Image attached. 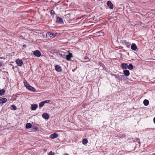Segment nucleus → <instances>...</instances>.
<instances>
[{
  "mask_svg": "<svg viewBox=\"0 0 155 155\" xmlns=\"http://www.w3.org/2000/svg\"><path fill=\"white\" fill-rule=\"evenodd\" d=\"M58 34L57 33H53L50 32H48L46 34V36L48 38L50 36V37L53 38L55 37L56 36L58 35Z\"/></svg>",
  "mask_w": 155,
  "mask_h": 155,
  "instance_id": "f257e3e1",
  "label": "nucleus"
},
{
  "mask_svg": "<svg viewBox=\"0 0 155 155\" xmlns=\"http://www.w3.org/2000/svg\"><path fill=\"white\" fill-rule=\"evenodd\" d=\"M68 52L69 53V54L66 55L65 58L67 61H69L71 60V58L73 57V56L72 53H70L69 51H68Z\"/></svg>",
  "mask_w": 155,
  "mask_h": 155,
  "instance_id": "f03ea898",
  "label": "nucleus"
},
{
  "mask_svg": "<svg viewBox=\"0 0 155 155\" xmlns=\"http://www.w3.org/2000/svg\"><path fill=\"white\" fill-rule=\"evenodd\" d=\"M56 22L61 24H62L64 23L62 19L58 16L56 18Z\"/></svg>",
  "mask_w": 155,
  "mask_h": 155,
  "instance_id": "7ed1b4c3",
  "label": "nucleus"
},
{
  "mask_svg": "<svg viewBox=\"0 0 155 155\" xmlns=\"http://www.w3.org/2000/svg\"><path fill=\"white\" fill-rule=\"evenodd\" d=\"M16 62L18 66H21L23 64L22 61L19 59H17L16 61Z\"/></svg>",
  "mask_w": 155,
  "mask_h": 155,
  "instance_id": "20e7f679",
  "label": "nucleus"
},
{
  "mask_svg": "<svg viewBox=\"0 0 155 155\" xmlns=\"http://www.w3.org/2000/svg\"><path fill=\"white\" fill-rule=\"evenodd\" d=\"M33 54L38 57H39L41 55V53L38 50H36L34 52Z\"/></svg>",
  "mask_w": 155,
  "mask_h": 155,
  "instance_id": "39448f33",
  "label": "nucleus"
},
{
  "mask_svg": "<svg viewBox=\"0 0 155 155\" xmlns=\"http://www.w3.org/2000/svg\"><path fill=\"white\" fill-rule=\"evenodd\" d=\"M107 5L109 7L110 9H113L114 8V5L110 1H109L107 2Z\"/></svg>",
  "mask_w": 155,
  "mask_h": 155,
  "instance_id": "423d86ee",
  "label": "nucleus"
},
{
  "mask_svg": "<svg viewBox=\"0 0 155 155\" xmlns=\"http://www.w3.org/2000/svg\"><path fill=\"white\" fill-rule=\"evenodd\" d=\"M42 117L44 119L47 120L49 118V116L48 113H44L43 114Z\"/></svg>",
  "mask_w": 155,
  "mask_h": 155,
  "instance_id": "0eeeda50",
  "label": "nucleus"
},
{
  "mask_svg": "<svg viewBox=\"0 0 155 155\" xmlns=\"http://www.w3.org/2000/svg\"><path fill=\"white\" fill-rule=\"evenodd\" d=\"M55 69L56 71L58 72H60L61 71V67L59 65H56L55 67Z\"/></svg>",
  "mask_w": 155,
  "mask_h": 155,
  "instance_id": "6e6552de",
  "label": "nucleus"
},
{
  "mask_svg": "<svg viewBox=\"0 0 155 155\" xmlns=\"http://www.w3.org/2000/svg\"><path fill=\"white\" fill-rule=\"evenodd\" d=\"M7 101V99L5 98H3L0 99V103L3 104Z\"/></svg>",
  "mask_w": 155,
  "mask_h": 155,
  "instance_id": "1a4fd4ad",
  "label": "nucleus"
},
{
  "mask_svg": "<svg viewBox=\"0 0 155 155\" xmlns=\"http://www.w3.org/2000/svg\"><path fill=\"white\" fill-rule=\"evenodd\" d=\"M27 89L33 92H35L36 91L35 88L31 86H29Z\"/></svg>",
  "mask_w": 155,
  "mask_h": 155,
  "instance_id": "9d476101",
  "label": "nucleus"
},
{
  "mask_svg": "<svg viewBox=\"0 0 155 155\" xmlns=\"http://www.w3.org/2000/svg\"><path fill=\"white\" fill-rule=\"evenodd\" d=\"M58 136V134L55 133L52 134L50 135V137L52 139L57 138Z\"/></svg>",
  "mask_w": 155,
  "mask_h": 155,
  "instance_id": "9b49d317",
  "label": "nucleus"
},
{
  "mask_svg": "<svg viewBox=\"0 0 155 155\" xmlns=\"http://www.w3.org/2000/svg\"><path fill=\"white\" fill-rule=\"evenodd\" d=\"M137 48V46L135 44H133L131 46V49L133 50L136 51Z\"/></svg>",
  "mask_w": 155,
  "mask_h": 155,
  "instance_id": "f8f14e48",
  "label": "nucleus"
},
{
  "mask_svg": "<svg viewBox=\"0 0 155 155\" xmlns=\"http://www.w3.org/2000/svg\"><path fill=\"white\" fill-rule=\"evenodd\" d=\"M121 65L123 69H127L128 67V65L126 63H122Z\"/></svg>",
  "mask_w": 155,
  "mask_h": 155,
  "instance_id": "ddd939ff",
  "label": "nucleus"
},
{
  "mask_svg": "<svg viewBox=\"0 0 155 155\" xmlns=\"http://www.w3.org/2000/svg\"><path fill=\"white\" fill-rule=\"evenodd\" d=\"M31 110H35L38 107V105L37 104H32L31 106Z\"/></svg>",
  "mask_w": 155,
  "mask_h": 155,
  "instance_id": "4468645a",
  "label": "nucleus"
},
{
  "mask_svg": "<svg viewBox=\"0 0 155 155\" xmlns=\"http://www.w3.org/2000/svg\"><path fill=\"white\" fill-rule=\"evenodd\" d=\"M24 84L25 86L26 87V88L27 89L28 87H29V86L30 85L28 83L27 81L25 80L24 81Z\"/></svg>",
  "mask_w": 155,
  "mask_h": 155,
  "instance_id": "2eb2a0df",
  "label": "nucleus"
},
{
  "mask_svg": "<svg viewBox=\"0 0 155 155\" xmlns=\"http://www.w3.org/2000/svg\"><path fill=\"white\" fill-rule=\"evenodd\" d=\"M123 72L126 76H128L130 75V72L128 70H125L123 71Z\"/></svg>",
  "mask_w": 155,
  "mask_h": 155,
  "instance_id": "dca6fc26",
  "label": "nucleus"
},
{
  "mask_svg": "<svg viewBox=\"0 0 155 155\" xmlns=\"http://www.w3.org/2000/svg\"><path fill=\"white\" fill-rule=\"evenodd\" d=\"M143 103L144 105L147 106L149 104V101L147 99H145L143 101Z\"/></svg>",
  "mask_w": 155,
  "mask_h": 155,
  "instance_id": "f3484780",
  "label": "nucleus"
},
{
  "mask_svg": "<svg viewBox=\"0 0 155 155\" xmlns=\"http://www.w3.org/2000/svg\"><path fill=\"white\" fill-rule=\"evenodd\" d=\"M32 125L30 123H27L26 125V129L32 128Z\"/></svg>",
  "mask_w": 155,
  "mask_h": 155,
  "instance_id": "a211bd4d",
  "label": "nucleus"
},
{
  "mask_svg": "<svg viewBox=\"0 0 155 155\" xmlns=\"http://www.w3.org/2000/svg\"><path fill=\"white\" fill-rule=\"evenodd\" d=\"M88 142V140L87 139L85 138L83 139L82 140V143L84 145L87 144Z\"/></svg>",
  "mask_w": 155,
  "mask_h": 155,
  "instance_id": "6ab92c4d",
  "label": "nucleus"
},
{
  "mask_svg": "<svg viewBox=\"0 0 155 155\" xmlns=\"http://www.w3.org/2000/svg\"><path fill=\"white\" fill-rule=\"evenodd\" d=\"M5 92V91L4 89H2L0 90V95H3Z\"/></svg>",
  "mask_w": 155,
  "mask_h": 155,
  "instance_id": "aec40b11",
  "label": "nucleus"
},
{
  "mask_svg": "<svg viewBox=\"0 0 155 155\" xmlns=\"http://www.w3.org/2000/svg\"><path fill=\"white\" fill-rule=\"evenodd\" d=\"M128 69L129 70H132L133 69L134 67L133 65L132 64H129V66H128Z\"/></svg>",
  "mask_w": 155,
  "mask_h": 155,
  "instance_id": "412c9836",
  "label": "nucleus"
},
{
  "mask_svg": "<svg viewBox=\"0 0 155 155\" xmlns=\"http://www.w3.org/2000/svg\"><path fill=\"white\" fill-rule=\"evenodd\" d=\"M45 104L43 101L41 102L39 104V106L40 108L42 107Z\"/></svg>",
  "mask_w": 155,
  "mask_h": 155,
  "instance_id": "4be33fe9",
  "label": "nucleus"
},
{
  "mask_svg": "<svg viewBox=\"0 0 155 155\" xmlns=\"http://www.w3.org/2000/svg\"><path fill=\"white\" fill-rule=\"evenodd\" d=\"M125 45H126L127 47V48H129L130 46V43L129 42H125Z\"/></svg>",
  "mask_w": 155,
  "mask_h": 155,
  "instance_id": "5701e85b",
  "label": "nucleus"
},
{
  "mask_svg": "<svg viewBox=\"0 0 155 155\" xmlns=\"http://www.w3.org/2000/svg\"><path fill=\"white\" fill-rule=\"evenodd\" d=\"M84 60H86V61H85V62H87L89 61V58L86 56H85V57H84Z\"/></svg>",
  "mask_w": 155,
  "mask_h": 155,
  "instance_id": "b1692460",
  "label": "nucleus"
},
{
  "mask_svg": "<svg viewBox=\"0 0 155 155\" xmlns=\"http://www.w3.org/2000/svg\"><path fill=\"white\" fill-rule=\"evenodd\" d=\"M59 55L62 57L63 58H65L66 57V55L64 54H59Z\"/></svg>",
  "mask_w": 155,
  "mask_h": 155,
  "instance_id": "393cba45",
  "label": "nucleus"
},
{
  "mask_svg": "<svg viewBox=\"0 0 155 155\" xmlns=\"http://www.w3.org/2000/svg\"><path fill=\"white\" fill-rule=\"evenodd\" d=\"M50 13L51 15H53V16H54V15L55 14V12L53 10H51V11Z\"/></svg>",
  "mask_w": 155,
  "mask_h": 155,
  "instance_id": "a878e982",
  "label": "nucleus"
},
{
  "mask_svg": "<svg viewBox=\"0 0 155 155\" xmlns=\"http://www.w3.org/2000/svg\"><path fill=\"white\" fill-rule=\"evenodd\" d=\"M32 129H35L36 130H37L38 129V127L36 126H33L32 127Z\"/></svg>",
  "mask_w": 155,
  "mask_h": 155,
  "instance_id": "bb28decb",
  "label": "nucleus"
},
{
  "mask_svg": "<svg viewBox=\"0 0 155 155\" xmlns=\"http://www.w3.org/2000/svg\"><path fill=\"white\" fill-rule=\"evenodd\" d=\"M12 107L13 109L14 110H15L17 109V107H16L14 105H12Z\"/></svg>",
  "mask_w": 155,
  "mask_h": 155,
  "instance_id": "cd10ccee",
  "label": "nucleus"
},
{
  "mask_svg": "<svg viewBox=\"0 0 155 155\" xmlns=\"http://www.w3.org/2000/svg\"><path fill=\"white\" fill-rule=\"evenodd\" d=\"M44 104L45 103H49L50 101L49 100H47L45 101H43Z\"/></svg>",
  "mask_w": 155,
  "mask_h": 155,
  "instance_id": "c85d7f7f",
  "label": "nucleus"
},
{
  "mask_svg": "<svg viewBox=\"0 0 155 155\" xmlns=\"http://www.w3.org/2000/svg\"><path fill=\"white\" fill-rule=\"evenodd\" d=\"M49 155H54L53 153H52L51 151Z\"/></svg>",
  "mask_w": 155,
  "mask_h": 155,
  "instance_id": "c756f323",
  "label": "nucleus"
},
{
  "mask_svg": "<svg viewBox=\"0 0 155 155\" xmlns=\"http://www.w3.org/2000/svg\"><path fill=\"white\" fill-rule=\"evenodd\" d=\"M2 65V62H0V67Z\"/></svg>",
  "mask_w": 155,
  "mask_h": 155,
  "instance_id": "7c9ffc66",
  "label": "nucleus"
},
{
  "mask_svg": "<svg viewBox=\"0 0 155 155\" xmlns=\"http://www.w3.org/2000/svg\"><path fill=\"white\" fill-rule=\"evenodd\" d=\"M153 122L155 124V117L153 118Z\"/></svg>",
  "mask_w": 155,
  "mask_h": 155,
  "instance_id": "2f4dec72",
  "label": "nucleus"
},
{
  "mask_svg": "<svg viewBox=\"0 0 155 155\" xmlns=\"http://www.w3.org/2000/svg\"><path fill=\"white\" fill-rule=\"evenodd\" d=\"M23 47L24 48H26V45H23Z\"/></svg>",
  "mask_w": 155,
  "mask_h": 155,
  "instance_id": "473e14b6",
  "label": "nucleus"
},
{
  "mask_svg": "<svg viewBox=\"0 0 155 155\" xmlns=\"http://www.w3.org/2000/svg\"><path fill=\"white\" fill-rule=\"evenodd\" d=\"M63 155H68V153H65V154H63Z\"/></svg>",
  "mask_w": 155,
  "mask_h": 155,
  "instance_id": "72a5a7b5",
  "label": "nucleus"
},
{
  "mask_svg": "<svg viewBox=\"0 0 155 155\" xmlns=\"http://www.w3.org/2000/svg\"><path fill=\"white\" fill-rule=\"evenodd\" d=\"M75 70V69L73 70H72V71H73V72H74V71Z\"/></svg>",
  "mask_w": 155,
  "mask_h": 155,
  "instance_id": "f704fd0d",
  "label": "nucleus"
}]
</instances>
